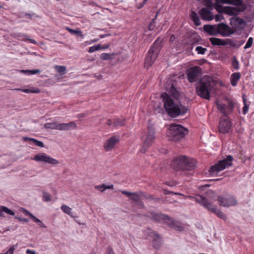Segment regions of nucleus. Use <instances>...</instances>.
Segmentation results:
<instances>
[{
	"mask_svg": "<svg viewBox=\"0 0 254 254\" xmlns=\"http://www.w3.org/2000/svg\"><path fill=\"white\" fill-rule=\"evenodd\" d=\"M162 245L161 237L159 235H156L152 240V246L154 249L159 250Z\"/></svg>",
	"mask_w": 254,
	"mask_h": 254,
	"instance_id": "nucleus-23",
	"label": "nucleus"
},
{
	"mask_svg": "<svg viewBox=\"0 0 254 254\" xmlns=\"http://www.w3.org/2000/svg\"><path fill=\"white\" fill-rule=\"evenodd\" d=\"M196 201L201 204L203 207L207 208L208 210L215 213L216 215L224 220L227 218L226 215L221 211L218 210L216 207L209 202L208 200L204 196L200 195H197L194 197Z\"/></svg>",
	"mask_w": 254,
	"mask_h": 254,
	"instance_id": "nucleus-6",
	"label": "nucleus"
},
{
	"mask_svg": "<svg viewBox=\"0 0 254 254\" xmlns=\"http://www.w3.org/2000/svg\"><path fill=\"white\" fill-rule=\"evenodd\" d=\"M218 35L220 34L223 37H228L234 33V30L228 25L224 23H220L217 25Z\"/></svg>",
	"mask_w": 254,
	"mask_h": 254,
	"instance_id": "nucleus-12",
	"label": "nucleus"
},
{
	"mask_svg": "<svg viewBox=\"0 0 254 254\" xmlns=\"http://www.w3.org/2000/svg\"><path fill=\"white\" fill-rule=\"evenodd\" d=\"M148 133L144 139L143 144L140 149V151L142 153H145L148 148L152 145L155 138L154 127L152 126H148Z\"/></svg>",
	"mask_w": 254,
	"mask_h": 254,
	"instance_id": "nucleus-7",
	"label": "nucleus"
},
{
	"mask_svg": "<svg viewBox=\"0 0 254 254\" xmlns=\"http://www.w3.org/2000/svg\"><path fill=\"white\" fill-rule=\"evenodd\" d=\"M238 7L226 6L224 7L225 12L228 15H237L239 12L244 11L246 9V7L244 6L243 4L242 5H238Z\"/></svg>",
	"mask_w": 254,
	"mask_h": 254,
	"instance_id": "nucleus-16",
	"label": "nucleus"
},
{
	"mask_svg": "<svg viewBox=\"0 0 254 254\" xmlns=\"http://www.w3.org/2000/svg\"><path fill=\"white\" fill-rule=\"evenodd\" d=\"M201 72V67L198 66H193L187 70L186 74L188 81L190 83L196 81Z\"/></svg>",
	"mask_w": 254,
	"mask_h": 254,
	"instance_id": "nucleus-10",
	"label": "nucleus"
},
{
	"mask_svg": "<svg viewBox=\"0 0 254 254\" xmlns=\"http://www.w3.org/2000/svg\"><path fill=\"white\" fill-rule=\"evenodd\" d=\"M215 83L212 79L205 76L200 79L196 86V91L198 96L202 99L209 100L210 94L215 86Z\"/></svg>",
	"mask_w": 254,
	"mask_h": 254,
	"instance_id": "nucleus-2",
	"label": "nucleus"
},
{
	"mask_svg": "<svg viewBox=\"0 0 254 254\" xmlns=\"http://www.w3.org/2000/svg\"><path fill=\"white\" fill-rule=\"evenodd\" d=\"M57 129L61 131L66 130L65 123H58Z\"/></svg>",
	"mask_w": 254,
	"mask_h": 254,
	"instance_id": "nucleus-46",
	"label": "nucleus"
},
{
	"mask_svg": "<svg viewBox=\"0 0 254 254\" xmlns=\"http://www.w3.org/2000/svg\"><path fill=\"white\" fill-rule=\"evenodd\" d=\"M122 193L126 195H127L129 198L130 197L133 192H129L127 190H122Z\"/></svg>",
	"mask_w": 254,
	"mask_h": 254,
	"instance_id": "nucleus-51",
	"label": "nucleus"
},
{
	"mask_svg": "<svg viewBox=\"0 0 254 254\" xmlns=\"http://www.w3.org/2000/svg\"><path fill=\"white\" fill-rule=\"evenodd\" d=\"M107 253L108 254H115L113 250L110 247L107 248Z\"/></svg>",
	"mask_w": 254,
	"mask_h": 254,
	"instance_id": "nucleus-61",
	"label": "nucleus"
},
{
	"mask_svg": "<svg viewBox=\"0 0 254 254\" xmlns=\"http://www.w3.org/2000/svg\"><path fill=\"white\" fill-rule=\"evenodd\" d=\"M195 51L197 52L198 54L203 55L207 51L205 48H203L201 46H197L195 48Z\"/></svg>",
	"mask_w": 254,
	"mask_h": 254,
	"instance_id": "nucleus-41",
	"label": "nucleus"
},
{
	"mask_svg": "<svg viewBox=\"0 0 254 254\" xmlns=\"http://www.w3.org/2000/svg\"><path fill=\"white\" fill-rule=\"evenodd\" d=\"M140 194H143V192H140L139 193L133 192L130 197V199H131L133 202L136 203L137 202L139 201V200L140 199Z\"/></svg>",
	"mask_w": 254,
	"mask_h": 254,
	"instance_id": "nucleus-32",
	"label": "nucleus"
},
{
	"mask_svg": "<svg viewBox=\"0 0 254 254\" xmlns=\"http://www.w3.org/2000/svg\"><path fill=\"white\" fill-rule=\"evenodd\" d=\"M26 253H27V254H29V253H30V254H36V253H35V252H34V251H31V250H27L26 251Z\"/></svg>",
	"mask_w": 254,
	"mask_h": 254,
	"instance_id": "nucleus-64",
	"label": "nucleus"
},
{
	"mask_svg": "<svg viewBox=\"0 0 254 254\" xmlns=\"http://www.w3.org/2000/svg\"><path fill=\"white\" fill-rule=\"evenodd\" d=\"M176 84L175 80H171L166 86L167 90L174 99L166 92L161 94L165 111L167 115L172 118L184 115L189 110V108L183 105L180 101L181 93L176 89Z\"/></svg>",
	"mask_w": 254,
	"mask_h": 254,
	"instance_id": "nucleus-1",
	"label": "nucleus"
},
{
	"mask_svg": "<svg viewBox=\"0 0 254 254\" xmlns=\"http://www.w3.org/2000/svg\"><path fill=\"white\" fill-rule=\"evenodd\" d=\"M88 115V114L87 113H80L78 114L77 117L78 118H85L87 117Z\"/></svg>",
	"mask_w": 254,
	"mask_h": 254,
	"instance_id": "nucleus-56",
	"label": "nucleus"
},
{
	"mask_svg": "<svg viewBox=\"0 0 254 254\" xmlns=\"http://www.w3.org/2000/svg\"><path fill=\"white\" fill-rule=\"evenodd\" d=\"M34 160L38 162H43L52 165H57L59 163L57 160L47 155L45 153L36 155L34 157Z\"/></svg>",
	"mask_w": 254,
	"mask_h": 254,
	"instance_id": "nucleus-13",
	"label": "nucleus"
},
{
	"mask_svg": "<svg viewBox=\"0 0 254 254\" xmlns=\"http://www.w3.org/2000/svg\"><path fill=\"white\" fill-rule=\"evenodd\" d=\"M66 29L71 34L73 35H79L82 37V32L79 30H73L68 27H66Z\"/></svg>",
	"mask_w": 254,
	"mask_h": 254,
	"instance_id": "nucleus-38",
	"label": "nucleus"
},
{
	"mask_svg": "<svg viewBox=\"0 0 254 254\" xmlns=\"http://www.w3.org/2000/svg\"><path fill=\"white\" fill-rule=\"evenodd\" d=\"M216 21H220L224 19L223 16L220 14H216L215 16Z\"/></svg>",
	"mask_w": 254,
	"mask_h": 254,
	"instance_id": "nucleus-49",
	"label": "nucleus"
},
{
	"mask_svg": "<svg viewBox=\"0 0 254 254\" xmlns=\"http://www.w3.org/2000/svg\"><path fill=\"white\" fill-rule=\"evenodd\" d=\"M66 130L74 129L77 128V125L73 121L70 122L68 123H65Z\"/></svg>",
	"mask_w": 254,
	"mask_h": 254,
	"instance_id": "nucleus-34",
	"label": "nucleus"
},
{
	"mask_svg": "<svg viewBox=\"0 0 254 254\" xmlns=\"http://www.w3.org/2000/svg\"><path fill=\"white\" fill-rule=\"evenodd\" d=\"M243 1L242 0H215L214 5L216 8H221L220 4H230L235 5H242Z\"/></svg>",
	"mask_w": 254,
	"mask_h": 254,
	"instance_id": "nucleus-18",
	"label": "nucleus"
},
{
	"mask_svg": "<svg viewBox=\"0 0 254 254\" xmlns=\"http://www.w3.org/2000/svg\"><path fill=\"white\" fill-rule=\"evenodd\" d=\"M125 120L124 119H116L113 123V125L114 127L123 126L125 125Z\"/></svg>",
	"mask_w": 254,
	"mask_h": 254,
	"instance_id": "nucleus-35",
	"label": "nucleus"
},
{
	"mask_svg": "<svg viewBox=\"0 0 254 254\" xmlns=\"http://www.w3.org/2000/svg\"><path fill=\"white\" fill-rule=\"evenodd\" d=\"M112 54L107 53H102L100 55V59L102 60H110L112 58Z\"/></svg>",
	"mask_w": 254,
	"mask_h": 254,
	"instance_id": "nucleus-42",
	"label": "nucleus"
},
{
	"mask_svg": "<svg viewBox=\"0 0 254 254\" xmlns=\"http://www.w3.org/2000/svg\"><path fill=\"white\" fill-rule=\"evenodd\" d=\"M216 105L218 109L225 117H228L233 112L234 104L231 101H228L227 104H224L219 102H216Z\"/></svg>",
	"mask_w": 254,
	"mask_h": 254,
	"instance_id": "nucleus-9",
	"label": "nucleus"
},
{
	"mask_svg": "<svg viewBox=\"0 0 254 254\" xmlns=\"http://www.w3.org/2000/svg\"><path fill=\"white\" fill-rule=\"evenodd\" d=\"M21 211L26 215V216H29L30 217V218H32V216H34L32 213L29 212L27 210L25 209L24 208H21Z\"/></svg>",
	"mask_w": 254,
	"mask_h": 254,
	"instance_id": "nucleus-48",
	"label": "nucleus"
},
{
	"mask_svg": "<svg viewBox=\"0 0 254 254\" xmlns=\"http://www.w3.org/2000/svg\"><path fill=\"white\" fill-rule=\"evenodd\" d=\"M198 13L203 20L211 21L214 18L211 11L207 7L202 8L199 11Z\"/></svg>",
	"mask_w": 254,
	"mask_h": 254,
	"instance_id": "nucleus-17",
	"label": "nucleus"
},
{
	"mask_svg": "<svg viewBox=\"0 0 254 254\" xmlns=\"http://www.w3.org/2000/svg\"><path fill=\"white\" fill-rule=\"evenodd\" d=\"M43 199L45 201H50L51 200V196L49 193L44 191L43 192Z\"/></svg>",
	"mask_w": 254,
	"mask_h": 254,
	"instance_id": "nucleus-43",
	"label": "nucleus"
},
{
	"mask_svg": "<svg viewBox=\"0 0 254 254\" xmlns=\"http://www.w3.org/2000/svg\"><path fill=\"white\" fill-rule=\"evenodd\" d=\"M13 90H20V91H22V92L26 93H39L40 92V90L38 88H33V89L15 88V89H13Z\"/></svg>",
	"mask_w": 254,
	"mask_h": 254,
	"instance_id": "nucleus-30",
	"label": "nucleus"
},
{
	"mask_svg": "<svg viewBox=\"0 0 254 254\" xmlns=\"http://www.w3.org/2000/svg\"><path fill=\"white\" fill-rule=\"evenodd\" d=\"M253 38L252 37H250L249 38L246 45L244 47V49H246L250 48L253 44Z\"/></svg>",
	"mask_w": 254,
	"mask_h": 254,
	"instance_id": "nucleus-47",
	"label": "nucleus"
},
{
	"mask_svg": "<svg viewBox=\"0 0 254 254\" xmlns=\"http://www.w3.org/2000/svg\"><path fill=\"white\" fill-rule=\"evenodd\" d=\"M136 203L137 204V205L139 206L140 208H144V203L142 201L140 200V199L139 200V201H138Z\"/></svg>",
	"mask_w": 254,
	"mask_h": 254,
	"instance_id": "nucleus-60",
	"label": "nucleus"
},
{
	"mask_svg": "<svg viewBox=\"0 0 254 254\" xmlns=\"http://www.w3.org/2000/svg\"><path fill=\"white\" fill-rule=\"evenodd\" d=\"M231 23L232 25L237 27H241L242 25L245 24V21L240 17H236L232 19L231 21Z\"/></svg>",
	"mask_w": 254,
	"mask_h": 254,
	"instance_id": "nucleus-26",
	"label": "nucleus"
},
{
	"mask_svg": "<svg viewBox=\"0 0 254 254\" xmlns=\"http://www.w3.org/2000/svg\"><path fill=\"white\" fill-rule=\"evenodd\" d=\"M217 25H205L203 29L209 35L216 36L218 35Z\"/></svg>",
	"mask_w": 254,
	"mask_h": 254,
	"instance_id": "nucleus-20",
	"label": "nucleus"
},
{
	"mask_svg": "<svg viewBox=\"0 0 254 254\" xmlns=\"http://www.w3.org/2000/svg\"><path fill=\"white\" fill-rule=\"evenodd\" d=\"M161 49V42L157 39L151 45L145 60V65L147 68L151 66L158 57Z\"/></svg>",
	"mask_w": 254,
	"mask_h": 254,
	"instance_id": "nucleus-5",
	"label": "nucleus"
},
{
	"mask_svg": "<svg viewBox=\"0 0 254 254\" xmlns=\"http://www.w3.org/2000/svg\"><path fill=\"white\" fill-rule=\"evenodd\" d=\"M100 49H101V45L100 44H98L90 47L88 50V52L91 53Z\"/></svg>",
	"mask_w": 254,
	"mask_h": 254,
	"instance_id": "nucleus-40",
	"label": "nucleus"
},
{
	"mask_svg": "<svg viewBox=\"0 0 254 254\" xmlns=\"http://www.w3.org/2000/svg\"><path fill=\"white\" fill-rule=\"evenodd\" d=\"M241 77L240 72H235L231 75V83L233 86H235Z\"/></svg>",
	"mask_w": 254,
	"mask_h": 254,
	"instance_id": "nucleus-24",
	"label": "nucleus"
},
{
	"mask_svg": "<svg viewBox=\"0 0 254 254\" xmlns=\"http://www.w3.org/2000/svg\"><path fill=\"white\" fill-rule=\"evenodd\" d=\"M165 184L171 187L175 186L176 185V183L175 182H166Z\"/></svg>",
	"mask_w": 254,
	"mask_h": 254,
	"instance_id": "nucleus-62",
	"label": "nucleus"
},
{
	"mask_svg": "<svg viewBox=\"0 0 254 254\" xmlns=\"http://www.w3.org/2000/svg\"><path fill=\"white\" fill-rule=\"evenodd\" d=\"M176 38L174 35H172L170 38V41L171 42H173L174 40H175Z\"/></svg>",
	"mask_w": 254,
	"mask_h": 254,
	"instance_id": "nucleus-63",
	"label": "nucleus"
},
{
	"mask_svg": "<svg viewBox=\"0 0 254 254\" xmlns=\"http://www.w3.org/2000/svg\"><path fill=\"white\" fill-rule=\"evenodd\" d=\"M188 132V129L182 125L172 124L169 126L167 135L171 140L177 141L184 138Z\"/></svg>",
	"mask_w": 254,
	"mask_h": 254,
	"instance_id": "nucleus-4",
	"label": "nucleus"
},
{
	"mask_svg": "<svg viewBox=\"0 0 254 254\" xmlns=\"http://www.w3.org/2000/svg\"><path fill=\"white\" fill-rule=\"evenodd\" d=\"M15 218L18 219L20 221H22L24 222H28L29 221L28 219L26 218H21L18 216H15Z\"/></svg>",
	"mask_w": 254,
	"mask_h": 254,
	"instance_id": "nucleus-53",
	"label": "nucleus"
},
{
	"mask_svg": "<svg viewBox=\"0 0 254 254\" xmlns=\"http://www.w3.org/2000/svg\"><path fill=\"white\" fill-rule=\"evenodd\" d=\"M196 163L193 159L180 156L173 160L171 166L176 171L192 170L196 167Z\"/></svg>",
	"mask_w": 254,
	"mask_h": 254,
	"instance_id": "nucleus-3",
	"label": "nucleus"
},
{
	"mask_svg": "<svg viewBox=\"0 0 254 254\" xmlns=\"http://www.w3.org/2000/svg\"><path fill=\"white\" fill-rule=\"evenodd\" d=\"M23 140L24 141H30L32 143L35 144L36 146L43 147L44 146V144L43 142L41 141H39L35 138H30L27 136L23 137Z\"/></svg>",
	"mask_w": 254,
	"mask_h": 254,
	"instance_id": "nucleus-25",
	"label": "nucleus"
},
{
	"mask_svg": "<svg viewBox=\"0 0 254 254\" xmlns=\"http://www.w3.org/2000/svg\"><path fill=\"white\" fill-rule=\"evenodd\" d=\"M233 160V158L231 155H228L227 157L222 160L219 161L218 163L211 166L209 171L210 173L221 171L226 168H228L229 166H232V161Z\"/></svg>",
	"mask_w": 254,
	"mask_h": 254,
	"instance_id": "nucleus-8",
	"label": "nucleus"
},
{
	"mask_svg": "<svg viewBox=\"0 0 254 254\" xmlns=\"http://www.w3.org/2000/svg\"><path fill=\"white\" fill-rule=\"evenodd\" d=\"M3 212H5L10 215H14L15 213L5 206H1L0 207V216L4 217Z\"/></svg>",
	"mask_w": 254,
	"mask_h": 254,
	"instance_id": "nucleus-29",
	"label": "nucleus"
},
{
	"mask_svg": "<svg viewBox=\"0 0 254 254\" xmlns=\"http://www.w3.org/2000/svg\"><path fill=\"white\" fill-rule=\"evenodd\" d=\"M155 24H153L150 23L148 25V29L149 30H153L155 29Z\"/></svg>",
	"mask_w": 254,
	"mask_h": 254,
	"instance_id": "nucleus-59",
	"label": "nucleus"
},
{
	"mask_svg": "<svg viewBox=\"0 0 254 254\" xmlns=\"http://www.w3.org/2000/svg\"><path fill=\"white\" fill-rule=\"evenodd\" d=\"M226 40L228 41L227 44L229 45L230 46H231L232 47H237V48L240 47L245 42V41H244V40L235 41L230 39H227Z\"/></svg>",
	"mask_w": 254,
	"mask_h": 254,
	"instance_id": "nucleus-28",
	"label": "nucleus"
},
{
	"mask_svg": "<svg viewBox=\"0 0 254 254\" xmlns=\"http://www.w3.org/2000/svg\"><path fill=\"white\" fill-rule=\"evenodd\" d=\"M15 250V248L14 247H12L11 248H10L9 249H8L6 252L5 253V254H13V252Z\"/></svg>",
	"mask_w": 254,
	"mask_h": 254,
	"instance_id": "nucleus-54",
	"label": "nucleus"
},
{
	"mask_svg": "<svg viewBox=\"0 0 254 254\" xmlns=\"http://www.w3.org/2000/svg\"><path fill=\"white\" fill-rule=\"evenodd\" d=\"M32 219L36 223H37L41 227L46 228V226L41 221L40 219L36 217L34 215L32 216Z\"/></svg>",
	"mask_w": 254,
	"mask_h": 254,
	"instance_id": "nucleus-45",
	"label": "nucleus"
},
{
	"mask_svg": "<svg viewBox=\"0 0 254 254\" xmlns=\"http://www.w3.org/2000/svg\"><path fill=\"white\" fill-rule=\"evenodd\" d=\"M61 208L62 210V211L63 212H64L65 213L69 215L70 216H72V212L71 208H70L69 206H68L66 205L63 204L61 206Z\"/></svg>",
	"mask_w": 254,
	"mask_h": 254,
	"instance_id": "nucleus-33",
	"label": "nucleus"
},
{
	"mask_svg": "<svg viewBox=\"0 0 254 254\" xmlns=\"http://www.w3.org/2000/svg\"><path fill=\"white\" fill-rule=\"evenodd\" d=\"M119 141L120 137L119 136L114 135L109 137L104 145L105 151H109L112 150Z\"/></svg>",
	"mask_w": 254,
	"mask_h": 254,
	"instance_id": "nucleus-14",
	"label": "nucleus"
},
{
	"mask_svg": "<svg viewBox=\"0 0 254 254\" xmlns=\"http://www.w3.org/2000/svg\"><path fill=\"white\" fill-rule=\"evenodd\" d=\"M190 16L196 26H199L201 24L200 19L196 12L191 10L190 14Z\"/></svg>",
	"mask_w": 254,
	"mask_h": 254,
	"instance_id": "nucleus-27",
	"label": "nucleus"
},
{
	"mask_svg": "<svg viewBox=\"0 0 254 254\" xmlns=\"http://www.w3.org/2000/svg\"><path fill=\"white\" fill-rule=\"evenodd\" d=\"M147 217L150 218L152 220L155 222L160 221L161 220H167V219H170V217L167 215L162 213H156L155 212H150L147 216Z\"/></svg>",
	"mask_w": 254,
	"mask_h": 254,
	"instance_id": "nucleus-19",
	"label": "nucleus"
},
{
	"mask_svg": "<svg viewBox=\"0 0 254 254\" xmlns=\"http://www.w3.org/2000/svg\"><path fill=\"white\" fill-rule=\"evenodd\" d=\"M163 192L164 194L168 195V194H177V193H174L173 191H169L167 190L164 189L163 190Z\"/></svg>",
	"mask_w": 254,
	"mask_h": 254,
	"instance_id": "nucleus-55",
	"label": "nucleus"
},
{
	"mask_svg": "<svg viewBox=\"0 0 254 254\" xmlns=\"http://www.w3.org/2000/svg\"><path fill=\"white\" fill-rule=\"evenodd\" d=\"M217 200L219 202V204L224 207H228L232 206H235L237 204V201L233 195L227 197L219 196L217 198Z\"/></svg>",
	"mask_w": 254,
	"mask_h": 254,
	"instance_id": "nucleus-11",
	"label": "nucleus"
},
{
	"mask_svg": "<svg viewBox=\"0 0 254 254\" xmlns=\"http://www.w3.org/2000/svg\"><path fill=\"white\" fill-rule=\"evenodd\" d=\"M148 0H143V1L141 3H139L136 5L138 9L141 8L144 4L146 3Z\"/></svg>",
	"mask_w": 254,
	"mask_h": 254,
	"instance_id": "nucleus-50",
	"label": "nucleus"
},
{
	"mask_svg": "<svg viewBox=\"0 0 254 254\" xmlns=\"http://www.w3.org/2000/svg\"><path fill=\"white\" fill-rule=\"evenodd\" d=\"M41 72L40 69H33L31 70L30 74H35L39 73Z\"/></svg>",
	"mask_w": 254,
	"mask_h": 254,
	"instance_id": "nucleus-57",
	"label": "nucleus"
},
{
	"mask_svg": "<svg viewBox=\"0 0 254 254\" xmlns=\"http://www.w3.org/2000/svg\"><path fill=\"white\" fill-rule=\"evenodd\" d=\"M232 65L236 70H238L240 68L239 61L237 60L235 56H234L232 58Z\"/></svg>",
	"mask_w": 254,
	"mask_h": 254,
	"instance_id": "nucleus-37",
	"label": "nucleus"
},
{
	"mask_svg": "<svg viewBox=\"0 0 254 254\" xmlns=\"http://www.w3.org/2000/svg\"><path fill=\"white\" fill-rule=\"evenodd\" d=\"M146 234L147 235V236L148 237H151V238H154V237H156V235H159L156 232L152 230L151 229H148L146 231Z\"/></svg>",
	"mask_w": 254,
	"mask_h": 254,
	"instance_id": "nucleus-39",
	"label": "nucleus"
},
{
	"mask_svg": "<svg viewBox=\"0 0 254 254\" xmlns=\"http://www.w3.org/2000/svg\"><path fill=\"white\" fill-rule=\"evenodd\" d=\"M244 106L243 108V113L244 114L247 113L249 110V105L247 104L246 99L243 97Z\"/></svg>",
	"mask_w": 254,
	"mask_h": 254,
	"instance_id": "nucleus-44",
	"label": "nucleus"
},
{
	"mask_svg": "<svg viewBox=\"0 0 254 254\" xmlns=\"http://www.w3.org/2000/svg\"><path fill=\"white\" fill-rule=\"evenodd\" d=\"M95 188L96 190H99V191H100L101 192H103V191L105 190H103V189H104V184H103L102 185L96 186L95 187Z\"/></svg>",
	"mask_w": 254,
	"mask_h": 254,
	"instance_id": "nucleus-52",
	"label": "nucleus"
},
{
	"mask_svg": "<svg viewBox=\"0 0 254 254\" xmlns=\"http://www.w3.org/2000/svg\"><path fill=\"white\" fill-rule=\"evenodd\" d=\"M58 123H47L44 124V127L45 128L47 129H57Z\"/></svg>",
	"mask_w": 254,
	"mask_h": 254,
	"instance_id": "nucleus-31",
	"label": "nucleus"
},
{
	"mask_svg": "<svg viewBox=\"0 0 254 254\" xmlns=\"http://www.w3.org/2000/svg\"><path fill=\"white\" fill-rule=\"evenodd\" d=\"M209 41L212 45L214 46H225L227 44L228 41L226 40L211 37L209 38Z\"/></svg>",
	"mask_w": 254,
	"mask_h": 254,
	"instance_id": "nucleus-22",
	"label": "nucleus"
},
{
	"mask_svg": "<svg viewBox=\"0 0 254 254\" xmlns=\"http://www.w3.org/2000/svg\"><path fill=\"white\" fill-rule=\"evenodd\" d=\"M114 186L113 185H105L104 184V189L103 190H105L106 189H113Z\"/></svg>",
	"mask_w": 254,
	"mask_h": 254,
	"instance_id": "nucleus-58",
	"label": "nucleus"
},
{
	"mask_svg": "<svg viewBox=\"0 0 254 254\" xmlns=\"http://www.w3.org/2000/svg\"><path fill=\"white\" fill-rule=\"evenodd\" d=\"M55 68L59 73L62 75L64 74L65 73L66 70V67L63 65H56L55 66Z\"/></svg>",
	"mask_w": 254,
	"mask_h": 254,
	"instance_id": "nucleus-36",
	"label": "nucleus"
},
{
	"mask_svg": "<svg viewBox=\"0 0 254 254\" xmlns=\"http://www.w3.org/2000/svg\"><path fill=\"white\" fill-rule=\"evenodd\" d=\"M231 127V122L229 118L221 120L219 122L218 130L220 132L226 133L229 132Z\"/></svg>",
	"mask_w": 254,
	"mask_h": 254,
	"instance_id": "nucleus-15",
	"label": "nucleus"
},
{
	"mask_svg": "<svg viewBox=\"0 0 254 254\" xmlns=\"http://www.w3.org/2000/svg\"><path fill=\"white\" fill-rule=\"evenodd\" d=\"M166 221L168 223V225L170 227L173 228L179 231H181L183 230V227L182 225L179 222L175 221L172 218L170 217V219H167Z\"/></svg>",
	"mask_w": 254,
	"mask_h": 254,
	"instance_id": "nucleus-21",
	"label": "nucleus"
}]
</instances>
